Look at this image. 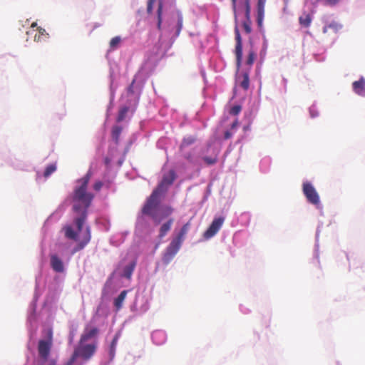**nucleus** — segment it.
<instances>
[{
	"label": "nucleus",
	"instance_id": "1",
	"mask_svg": "<svg viewBox=\"0 0 365 365\" xmlns=\"http://www.w3.org/2000/svg\"><path fill=\"white\" fill-rule=\"evenodd\" d=\"M91 177L92 172L88 170L83 178L76 180L77 185L73 189L71 200L73 203V210L78 215L73 220L78 232L74 231L71 225H66L63 227L65 237L69 240H78V232L82 230L87 218L88 209L94 199V195L88 191V185Z\"/></svg>",
	"mask_w": 365,
	"mask_h": 365
},
{
	"label": "nucleus",
	"instance_id": "2",
	"mask_svg": "<svg viewBox=\"0 0 365 365\" xmlns=\"http://www.w3.org/2000/svg\"><path fill=\"white\" fill-rule=\"evenodd\" d=\"M161 195L158 190H154L142 209V212L151 217L155 224H160L164 218L170 216L173 212V209L170 206L164 207L160 215L154 212L160 204Z\"/></svg>",
	"mask_w": 365,
	"mask_h": 365
},
{
	"label": "nucleus",
	"instance_id": "3",
	"mask_svg": "<svg viewBox=\"0 0 365 365\" xmlns=\"http://www.w3.org/2000/svg\"><path fill=\"white\" fill-rule=\"evenodd\" d=\"M190 227V222L188 221L185 225H183L180 232L171 240L170 243L167 247L163 255V261L165 262L168 263L179 251Z\"/></svg>",
	"mask_w": 365,
	"mask_h": 365
},
{
	"label": "nucleus",
	"instance_id": "4",
	"mask_svg": "<svg viewBox=\"0 0 365 365\" xmlns=\"http://www.w3.org/2000/svg\"><path fill=\"white\" fill-rule=\"evenodd\" d=\"M53 344V331L51 329L47 330L46 339H41L38 344L39 356L47 360Z\"/></svg>",
	"mask_w": 365,
	"mask_h": 365
},
{
	"label": "nucleus",
	"instance_id": "5",
	"mask_svg": "<svg viewBox=\"0 0 365 365\" xmlns=\"http://www.w3.org/2000/svg\"><path fill=\"white\" fill-rule=\"evenodd\" d=\"M303 193L309 202L316 206L320 203L319 196L314 186L308 182L303 183Z\"/></svg>",
	"mask_w": 365,
	"mask_h": 365
},
{
	"label": "nucleus",
	"instance_id": "6",
	"mask_svg": "<svg viewBox=\"0 0 365 365\" xmlns=\"http://www.w3.org/2000/svg\"><path fill=\"white\" fill-rule=\"evenodd\" d=\"M176 178L177 175L175 170H170L167 173L163 175L161 182L155 190H158V192L162 194L173 183Z\"/></svg>",
	"mask_w": 365,
	"mask_h": 365
},
{
	"label": "nucleus",
	"instance_id": "7",
	"mask_svg": "<svg viewBox=\"0 0 365 365\" xmlns=\"http://www.w3.org/2000/svg\"><path fill=\"white\" fill-rule=\"evenodd\" d=\"M236 46L235 49V53L236 57V66L239 70L242 60V38L238 29L236 27L235 29Z\"/></svg>",
	"mask_w": 365,
	"mask_h": 365
},
{
	"label": "nucleus",
	"instance_id": "8",
	"mask_svg": "<svg viewBox=\"0 0 365 365\" xmlns=\"http://www.w3.org/2000/svg\"><path fill=\"white\" fill-rule=\"evenodd\" d=\"M224 221L225 218L223 217L214 219L210 227L205 232L204 237L206 239L212 237L220 230Z\"/></svg>",
	"mask_w": 365,
	"mask_h": 365
},
{
	"label": "nucleus",
	"instance_id": "9",
	"mask_svg": "<svg viewBox=\"0 0 365 365\" xmlns=\"http://www.w3.org/2000/svg\"><path fill=\"white\" fill-rule=\"evenodd\" d=\"M96 349V344L83 345V344H80L79 346L75 349L76 351H78V356L86 360L89 359L93 355Z\"/></svg>",
	"mask_w": 365,
	"mask_h": 365
},
{
	"label": "nucleus",
	"instance_id": "10",
	"mask_svg": "<svg viewBox=\"0 0 365 365\" xmlns=\"http://www.w3.org/2000/svg\"><path fill=\"white\" fill-rule=\"evenodd\" d=\"M91 228L90 227H86V232L83 235L82 238L76 246L73 249L72 254H75L76 252L83 250L91 241Z\"/></svg>",
	"mask_w": 365,
	"mask_h": 365
},
{
	"label": "nucleus",
	"instance_id": "11",
	"mask_svg": "<svg viewBox=\"0 0 365 365\" xmlns=\"http://www.w3.org/2000/svg\"><path fill=\"white\" fill-rule=\"evenodd\" d=\"M343 26L338 21H332L329 23H326L323 27V34L329 36L331 34H336L341 29Z\"/></svg>",
	"mask_w": 365,
	"mask_h": 365
},
{
	"label": "nucleus",
	"instance_id": "12",
	"mask_svg": "<svg viewBox=\"0 0 365 365\" xmlns=\"http://www.w3.org/2000/svg\"><path fill=\"white\" fill-rule=\"evenodd\" d=\"M250 68L246 71H243L237 78V83L245 91H247L250 87Z\"/></svg>",
	"mask_w": 365,
	"mask_h": 365
},
{
	"label": "nucleus",
	"instance_id": "13",
	"mask_svg": "<svg viewBox=\"0 0 365 365\" xmlns=\"http://www.w3.org/2000/svg\"><path fill=\"white\" fill-rule=\"evenodd\" d=\"M50 264L55 272L61 273L64 271L63 263L57 255L54 254L51 255Z\"/></svg>",
	"mask_w": 365,
	"mask_h": 365
},
{
	"label": "nucleus",
	"instance_id": "14",
	"mask_svg": "<svg viewBox=\"0 0 365 365\" xmlns=\"http://www.w3.org/2000/svg\"><path fill=\"white\" fill-rule=\"evenodd\" d=\"M98 333V329L96 327L88 329L86 327L81 334L79 344H82L87 341L88 339L96 336Z\"/></svg>",
	"mask_w": 365,
	"mask_h": 365
},
{
	"label": "nucleus",
	"instance_id": "15",
	"mask_svg": "<svg viewBox=\"0 0 365 365\" xmlns=\"http://www.w3.org/2000/svg\"><path fill=\"white\" fill-rule=\"evenodd\" d=\"M354 91L359 96L365 97V79L361 77L359 81L352 83Z\"/></svg>",
	"mask_w": 365,
	"mask_h": 365
},
{
	"label": "nucleus",
	"instance_id": "16",
	"mask_svg": "<svg viewBox=\"0 0 365 365\" xmlns=\"http://www.w3.org/2000/svg\"><path fill=\"white\" fill-rule=\"evenodd\" d=\"M267 0H257V23L261 26L264 16V7Z\"/></svg>",
	"mask_w": 365,
	"mask_h": 365
},
{
	"label": "nucleus",
	"instance_id": "17",
	"mask_svg": "<svg viewBox=\"0 0 365 365\" xmlns=\"http://www.w3.org/2000/svg\"><path fill=\"white\" fill-rule=\"evenodd\" d=\"M174 222L173 218H170L168 221L164 222L160 227L158 237L163 238L168 232L170 230Z\"/></svg>",
	"mask_w": 365,
	"mask_h": 365
},
{
	"label": "nucleus",
	"instance_id": "18",
	"mask_svg": "<svg viewBox=\"0 0 365 365\" xmlns=\"http://www.w3.org/2000/svg\"><path fill=\"white\" fill-rule=\"evenodd\" d=\"M127 294L128 290H123L120 292L118 297L115 299L114 306L116 310H120L122 308L123 302L126 297Z\"/></svg>",
	"mask_w": 365,
	"mask_h": 365
},
{
	"label": "nucleus",
	"instance_id": "19",
	"mask_svg": "<svg viewBox=\"0 0 365 365\" xmlns=\"http://www.w3.org/2000/svg\"><path fill=\"white\" fill-rule=\"evenodd\" d=\"M38 34H35L34 38L36 42H41L48 38V34L41 27H37Z\"/></svg>",
	"mask_w": 365,
	"mask_h": 365
},
{
	"label": "nucleus",
	"instance_id": "20",
	"mask_svg": "<svg viewBox=\"0 0 365 365\" xmlns=\"http://www.w3.org/2000/svg\"><path fill=\"white\" fill-rule=\"evenodd\" d=\"M135 266V261H133L129 264L126 265L124 267L123 276L127 279H130Z\"/></svg>",
	"mask_w": 365,
	"mask_h": 365
},
{
	"label": "nucleus",
	"instance_id": "21",
	"mask_svg": "<svg viewBox=\"0 0 365 365\" xmlns=\"http://www.w3.org/2000/svg\"><path fill=\"white\" fill-rule=\"evenodd\" d=\"M312 17L309 14L304 13L299 18V22L301 26L308 28L312 23Z\"/></svg>",
	"mask_w": 365,
	"mask_h": 365
},
{
	"label": "nucleus",
	"instance_id": "22",
	"mask_svg": "<svg viewBox=\"0 0 365 365\" xmlns=\"http://www.w3.org/2000/svg\"><path fill=\"white\" fill-rule=\"evenodd\" d=\"M122 132V127L119 125H115L112 128L111 135L112 138L115 143V144H118L120 135Z\"/></svg>",
	"mask_w": 365,
	"mask_h": 365
},
{
	"label": "nucleus",
	"instance_id": "23",
	"mask_svg": "<svg viewBox=\"0 0 365 365\" xmlns=\"http://www.w3.org/2000/svg\"><path fill=\"white\" fill-rule=\"evenodd\" d=\"M195 138L191 135L184 138L180 145V150L182 151L185 147L193 144L195 142Z\"/></svg>",
	"mask_w": 365,
	"mask_h": 365
},
{
	"label": "nucleus",
	"instance_id": "24",
	"mask_svg": "<svg viewBox=\"0 0 365 365\" xmlns=\"http://www.w3.org/2000/svg\"><path fill=\"white\" fill-rule=\"evenodd\" d=\"M128 110L129 108L128 106H123L119 110L118 115L117 117L118 122H121L125 119L126 114L128 112Z\"/></svg>",
	"mask_w": 365,
	"mask_h": 365
},
{
	"label": "nucleus",
	"instance_id": "25",
	"mask_svg": "<svg viewBox=\"0 0 365 365\" xmlns=\"http://www.w3.org/2000/svg\"><path fill=\"white\" fill-rule=\"evenodd\" d=\"M242 4L245 8V19H250L251 13L250 0H244Z\"/></svg>",
	"mask_w": 365,
	"mask_h": 365
},
{
	"label": "nucleus",
	"instance_id": "26",
	"mask_svg": "<svg viewBox=\"0 0 365 365\" xmlns=\"http://www.w3.org/2000/svg\"><path fill=\"white\" fill-rule=\"evenodd\" d=\"M183 158L191 165L196 164V160L192 152H187L183 154Z\"/></svg>",
	"mask_w": 365,
	"mask_h": 365
},
{
	"label": "nucleus",
	"instance_id": "27",
	"mask_svg": "<svg viewBox=\"0 0 365 365\" xmlns=\"http://www.w3.org/2000/svg\"><path fill=\"white\" fill-rule=\"evenodd\" d=\"M121 38L120 36H115L110 41L109 46L111 50L117 48L120 43Z\"/></svg>",
	"mask_w": 365,
	"mask_h": 365
},
{
	"label": "nucleus",
	"instance_id": "28",
	"mask_svg": "<svg viewBox=\"0 0 365 365\" xmlns=\"http://www.w3.org/2000/svg\"><path fill=\"white\" fill-rule=\"evenodd\" d=\"M256 58V53L254 51L250 50L248 53V56L246 60V64L250 66H252Z\"/></svg>",
	"mask_w": 365,
	"mask_h": 365
},
{
	"label": "nucleus",
	"instance_id": "29",
	"mask_svg": "<svg viewBox=\"0 0 365 365\" xmlns=\"http://www.w3.org/2000/svg\"><path fill=\"white\" fill-rule=\"evenodd\" d=\"M157 13H158V29L160 30L161 29L162 13H163V3L161 1L159 2Z\"/></svg>",
	"mask_w": 365,
	"mask_h": 365
},
{
	"label": "nucleus",
	"instance_id": "30",
	"mask_svg": "<svg viewBox=\"0 0 365 365\" xmlns=\"http://www.w3.org/2000/svg\"><path fill=\"white\" fill-rule=\"evenodd\" d=\"M118 340V335L116 334L113 339L110 346V355L113 357L115 354V347Z\"/></svg>",
	"mask_w": 365,
	"mask_h": 365
},
{
	"label": "nucleus",
	"instance_id": "31",
	"mask_svg": "<svg viewBox=\"0 0 365 365\" xmlns=\"http://www.w3.org/2000/svg\"><path fill=\"white\" fill-rule=\"evenodd\" d=\"M56 170V166L54 164H51L48 165L44 171L43 176L45 178H48L50 175H51Z\"/></svg>",
	"mask_w": 365,
	"mask_h": 365
},
{
	"label": "nucleus",
	"instance_id": "32",
	"mask_svg": "<svg viewBox=\"0 0 365 365\" xmlns=\"http://www.w3.org/2000/svg\"><path fill=\"white\" fill-rule=\"evenodd\" d=\"M251 24V17H250V19H246L242 24L243 28L247 34H250L252 31Z\"/></svg>",
	"mask_w": 365,
	"mask_h": 365
},
{
	"label": "nucleus",
	"instance_id": "33",
	"mask_svg": "<svg viewBox=\"0 0 365 365\" xmlns=\"http://www.w3.org/2000/svg\"><path fill=\"white\" fill-rule=\"evenodd\" d=\"M242 110V107L240 105H235L232 106L230 110V114L232 115H238Z\"/></svg>",
	"mask_w": 365,
	"mask_h": 365
},
{
	"label": "nucleus",
	"instance_id": "34",
	"mask_svg": "<svg viewBox=\"0 0 365 365\" xmlns=\"http://www.w3.org/2000/svg\"><path fill=\"white\" fill-rule=\"evenodd\" d=\"M203 160L205 161V163L207 165H214L217 163V159L216 157H207V156H205L203 158Z\"/></svg>",
	"mask_w": 365,
	"mask_h": 365
},
{
	"label": "nucleus",
	"instance_id": "35",
	"mask_svg": "<svg viewBox=\"0 0 365 365\" xmlns=\"http://www.w3.org/2000/svg\"><path fill=\"white\" fill-rule=\"evenodd\" d=\"M182 24H183V19L182 16L181 15L178 16V28H177V35L178 36L182 29Z\"/></svg>",
	"mask_w": 365,
	"mask_h": 365
},
{
	"label": "nucleus",
	"instance_id": "36",
	"mask_svg": "<svg viewBox=\"0 0 365 365\" xmlns=\"http://www.w3.org/2000/svg\"><path fill=\"white\" fill-rule=\"evenodd\" d=\"M78 357H79L78 353V351H76V350H74L71 357L67 362L66 365H72Z\"/></svg>",
	"mask_w": 365,
	"mask_h": 365
},
{
	"label": "nucleus",
	"instance_id": "37",
	"mask_svg": "<svg viewBox=\"0 0 365 365\" xmlns=\"http://www.w3.org/2000/svg\"><path fill=\"white\" fill-rule=\"evenodd\" d=\"M339 1V0H322L324 5L330 6H335Z\"/></svg>",
	"mask_w": 365,
	"mask_h": 365
},
{
	"label": "nucleus",
	"instance_id": "38",
	"mask_svg": "<svg viewBox=\"0 0 365 365\" xmlns=\"http://www.w3.org/2000/svg\"><path fill=\"white\" fill-rule=\"evenodd\" d=\"M103 185V183L101 181L98 180L93 184V188L96 191H99L102 188Z\"/></svg>",
	"mask_w": 365,
	"mask_h": 365
},
{
	"label": "nucleus",
	"instance_id": "39",
	"mask_svg": "<svg viewBox=\"0 0 365 365\" xmlns=\"http://www.w3.org/2000/svg\"><path fill=\"white\" fill-rule=\"evenodd\" d=\"M156 0H148V6H147V11L148 13H151L153 11V6Z\"/></svg>",
	"mask_w": 365,
	"mask_h": 365
},
{
	"label": "nucleus",
	"instance_id": "40",
	"mask_svg": "<svg viewBox=\"0 0 365 365\" xmlns=\"http://www.w3.org/2000/svg\"><path fill=\"white\" fill-rule=\"evenodd\" d=\"M232 137V133L227 130L226 132H225V134H224V138L225 139L227 140L229 138H230Z\"/></svg>",
	"mask_w": 365,
	"mask_h": 365
},
{
	"label": "nucleus",
	"instance_id": "41",
	"mask_svg": "<svg viewBox=\"0 0 365 365\" xmlns=\"http://www.w3.org/2000/svg\"><path fill=\"white\" fill-rule=\"evenodd\" d=\"M232 4V9L235 14L236 15V7H237V0H231Z\"/></svg>",
	"mask_w": 365,
	"mask_h": 365
},
{
	"label": "nucleus",
	"instance_id": "42",
	"mask_svg": "<svg viewBox=\"0 0 365 365\" xmlns=\"http://www.w3.org/2000/svg\"><path fill=\"white\" fill-rule=\"evenodd\" d=\"M158 336H163V334L160 332V331H155L153 334V339H155L156 337H158Z\"/></svg>",
	"mask_w": 365,
	"mask_h": 365
},
{
	"label": "nucleus",
	"instance_id": "43",
	"mask_svg": "<svg viewBox=\"0 0 365 365\" xmlns=\"http://www.w3.org/2000/svg\"><path fill=\"white\" fill-rule=\"evenodd\" d=\"M237 125H238V122H237V120H235V122L232 123L231 128H235L237 126Z\"/></svg>",
	"mask_w": 365,
	"mask_h": 365
},
{
	"label": "nucleus",
	"instance_id": "44",
	"mask_svg": "<svg viewBox=\"0 0 365 365\" xmlns=\"http://www.w3.org/2000/svg\"><path fill=\"white\" fill-rule=\"evenodd\" d=\"M133 83H134V81L132 82V84L128 88V91L129 92H133Z\"/></svg>",
	"mask_w": 365,
	"mask_h": 365
},
{
	"label": "nucleus",
	"instance_id": "45",
	"mask_svg": "<svg viewBox=\"0 0 365 365\" xmlns=\"http://www.w3.org/2000/svg\"><path fill=\"white\" fill-rule=\"evenodd\" d=\"M31 27V28L37 27V23L36 22L32 23Z\"/></svg>",
	"mask_w": 365,
	"mask_h": 365
},
{
	"label": "nucleus",
	"instance_id": "46",
	"mask_svg": "<svg viewBox=\"0 0 365 365\" xmlns=\"http://www.w3.org/2000/svg\"><path fill=\"white\" fill-rule=\"evenodd\" d=\"M289 0H285V2L287 3Z\"/></svg>",
	"mask_w": 365,
	"mask_h": 365
}]
</instances>
